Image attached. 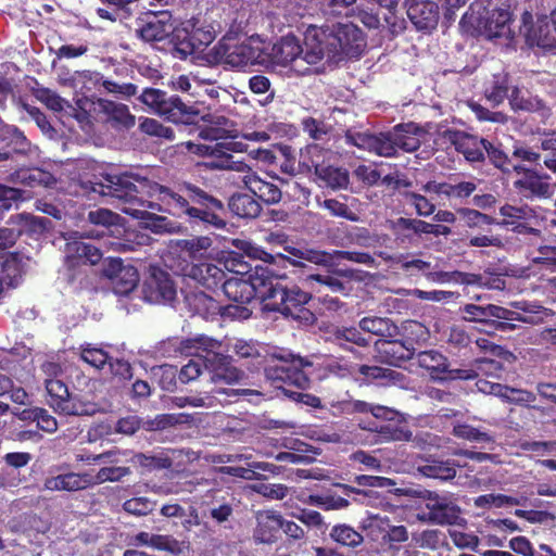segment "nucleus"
<instances>
[{"instance_id": "4", "label": "nucleus", "mask_w": 556, "mask_h": 556, "mask_svg": "<svg viewBox=\"0 0 556 556\" xmlns=\"http://www.w3.org/2000/svg\"><path fill=\"white\" fill-rule=\"evenodd\" d=\"M443 137L473 166L482 165L486 160L495 168L507 165V153L498 141H489L479 135L457 129H446Z\"/></svg>"}, {"instance_id": "54", "label": "nucleus", "mask_w": 556, "mask_h": 556, "mask_svg": "<svg viewBox=\"0 0 556 556\" xmlns=\"http://www.w3.org/2000/svg\"><path fill=\"white\" fill-rule=\"evenodd\" d=\"M508 90L509 77L506 73H500L493 75L491 85L485 89L484 94L490 102L498 105L509 97Z\"/></svg>"}, {"instance_id": "1", "label": "nucleus", "mask_w": 556, "mask_h": 556, "mask_svg": "<svg viewBox=\"0 0 556 556\" xmlns=\"http://www.w3.org/2000/svg\"><path fill=\"white\" fill-rule=\"evenodd\" d=\"M81 187L88 192L123 201L122 212L138 219L150 218L152 214L148 210L151 208L185 218L192 225L217 229L226 226L223 202L192 182L168 188L139 174L124 172L102 174L98 180L83 181Z\"/></svg>"}, {"instance_id": "6", "label": "nucleus", "mask_w": 556, "mask_h": 556, "mask_svg": "<svg viewBox=\"0 0 556 556\" xmlns=\"http://www.w3.org/2000/svg\"><path fill=\"white\" fill-rule=\"evenodd\" d=\"M63 254L65 279L70 283L81 282L87 277L86 267L98 264L103 257L100 249L78 237H71L65 242Z\"/></svg>"}, {"instance_id": "2", "label": "nucleus", "mask_w": 556, "mask_h": 556, "mask_svg": "<svg viewBox=\"0 0 556 556\" xmlns=\"http://www.w3.org/2000/svg\"><path fill=\"white\" fill-rule=\"evenodd\" d=\"M282 278L270 277V270L254 267L249 276H231L223 285L222 292L231 302L249 304L258 299L266 312H279L304 326H312L317 316L306 305L312 293L300 286H285Z\"/></svg>"}, {"instance_id": "25", "label": "nucleus", "mask_w": 556, "mask_h": 556, "mask_svg": "<svg viewBox=\"0 0 556 556\" xmlns=\"http://www.w3.org/2000/svg\"><path fill=\"white\" fill-rule=\"evenodd\" d=\"M184 303L192 316H201L205 319H213L220 312L219 302L200 290L184 291Z\"/></svg>"}, {"instance_id": "45", "label": "nucleus", "mask_w": 556, "mask_h": 556, "mask_svg": "<svg viewBox=\"0 0 556 556\" xmlns=\"http://www.w3.org/2000/svg\"><path fill=\"white\" fill-rule=\"evenodd\" d=\"M325 162V153L321 147L317 143H312L300 152V160L298 161V170L302 175L317 174L319 167Z\"/></svg>"}, {"instance_id": "52", "label": "nucleus", "mask_w": 556, "mask_h": 556, "mask_svg": "<svg viewBox=\"0 0 556 556\" xmlns=\"http://www.w3.org/2000/svg\"><path fill=\"white\" fill-rule=\"evenodd\" d=\"M381 441H410L413 432L404 425L403 417L399 421H386L376 427Z\"/></svg>"}, {"instance_id": "29", "label": "nucleus", "mask_w": 556, "mask_h": 556, "mask_svg": "<svg viewBox=\"0 0 556 556\" xmlns=\"http://www.w3.org/2000/svg\"><path fill=\"white\" fill-rule=\"evenodd\" d=\"M327 274H309L306 280H314L327 287L334 293H346V283L356 278V270L353 268H338L336 265L327 267Z\"/></svg>"}, {"instance_id": "33", "label": "nucleus", "mask_w": 556, "mask_h": 556, "mask_svg": "<svg viewBox=\"0 0 556 556\" xmlns=\"http://www.w3.org/2000/svg\"><path fill=\"white\" fill-rule=\"evenodd\" d=\"M363 330L356 327L334 326L329 331L328 340L346 352H353L350 343L365 348L370 344V338L364 337Z\"/></svg>"}, {"instance_id": "18", "label": "nucleus", "mask_w": 556, "mask_h": 556, "mask_svg": "<svg viewBox=\"0 0 556 556\" xmlns=\"http://www.w3.org/2000/svg\"><path fill=\"white\" fill-rule=\"evenodd\" d=\"M376 350L381 361L391 366H399L413 359L416 353L413 340L394 338L379 339L375 342Z\"/></svg>"}, {"instance_id": "30", "label": "nucleus", "mask_w": 556, "mask_h": 556, "mask_svg": "<svg viewBox=\"0 0 556 556\" xmlns=\"http://www.w3.org/2000/svg\"><path fill=\"white\" fill-rule=\"evenodd\" d=\"M159 115L174 124H192L199 110L181 101L179 96H167Z\"/></svg>"}, {"instance_id": "5", "label": "nucleus", "mask_w": 556, "mask_h": 556, "mask_svg": "<svg viewBox=\"0 0 556 556\" xmlns=\"http://www.w3.org/2000/svg\"><path fill=\"white\" fill-rule=\"evenodd\" d=\"M463 319L471 323H479L484 332L493 334L497 331L509 332L517 328L513 320H519L520 315L516 311H509L497 305L485 306L477 304H465L459 308Z\"/></svg>"}, {"instance_id": "51", "label": "nucleus", "mask_w": 556, "mask_h": 556, "mask_svg": "<svg viewBox=\"0 0 556 556\" xmlns=\"http://www.w3.org/2000/svg\"><path fill=\"white\" fill-rule=\"evenodd\" d=\"M330 540L346 548H356L364 543V536L350 525L339 523L331 528Z\"/></svg>"}, {"instance_id": "11", "label": "nucleus", "mask_w": 556, "mask_h": 556, "mask_svg": "<svg viewBox=\"0 0 556 556\" xmlns=\"http://www.w3.org/2000/svg\"><path fill=\"white\" fill-rule=\"evenodd\" d=\"M47 403L58 414L65 416H84L90 412L73 395L68 387L60 379L49 378L45 381Z\"/></svg>"}, {"instance_id": "19", "label": "nucleus", "mask_w": 556, "mask_h": 556, "mask_svg": "<svg viewBox=\"0 0 556 556\" xmlns=\"http://www.w3.org/2000/svg\"><path fill=\"white\" fill-rule=\"evenodd\" d=\"M330 36L332 30L309 26L304 33V60L309 64H316L323 59L329 61L331 54Z\"/></svg>"}, {"instance_id": "12", "label": "nucleus", "mask_w": 556, "mask_h": 556, "mask_svg": "<svg viewBox=\"0 0 556 556\" xmlns=\"http://www.w3.org/2000/svg\"><path fill=\"white\" fill-rule=\"evenodd\" d=\"M417 362L419 367L425 368L433 380H472L478 376L476 369H450L447 358L435 350L418 353Z\"/></svg>"}, {"instance_id": "24", "label": "nucleus", "mask_w": 556, "mask_h": 556, "mask_svg": "<svg viewBox=\"0 0 556 556\" xmlns=\"http://www.w3.org/2000/svg\"><path fill=\"white\" fill-rule=\"evenodd\" d=\"M521 31L529 47H539L547 51L556 49V38L551 33L548 23L533 24L532 15L529 12L523 14V28H521Z\"/></svg>"}, {"instance_id": "32", "label": "nucleus", "mask_w": 556, "mask_h": 556, "mask_svg": "<svg viewBox=\"0 0 556 556\" xmlns=\"http://www.w3.org/2000/svg\"><path fill=\"white\" fill-rule=\"evenodd\" d=\"M390 131L397 152L400 150L414 152L421 147L420 137L424 135V130L415 123L396 125Z\"/></svg>"}, {"instance_id": "14", "label": "nucleus", "mask_w": 556, "mask_h": 556, "mask_svg": "<svg viewBox=\"0 0 556 556\" xmlns=\"http://www.w3.org/2000/svg\"><path fill=\"white\" fill-rule=\"evenodd\" d=\"M241 143L236 141H211L210 143H198L194 153L207 156L210 160L203 165L210 169H239L232 160L231 152L238 151Z\"/></svg>"}, {"instance_id": "23", "label": "nucleus", "mask_w": 556, "mask_h": 556, "mask_svg": "<svg viewBox=\"0 0 556 556\" xmlns=\"http://www.w3.org/2000/svg\"><path fill=\"white\" fill-rule=\"evenodd\" d=\"M361 384H394L403 378V374L388 369V367H379V365H352V375Z\"/></svg>"}, {"instance_id": "56", "label": "nucleus", "mask_w": 556, "mask_h": 556, "mask_svg": "<svg viewBox=\"0 0 556 556\" xmlns=\"http://www.w3.org/2000/svg\"><path fill=\"white\" fill-rule=\"evenodd\" d=\"M457 213L465 220V226L470 229L481 228L482 226H491L496 223V218L483 213L477 208L460 207Z\"/></svg>"}, {"instance_id": "7", "label": "nucleus", "mask_w": 556, "mask_h": 556, "mask_svg": "<svg viewBox=\"0 0 556 556\" xmlns=\"http://www.w3.org/2000/svg\"><path fill=\"white\" fill-rule=\"evenodd\" d=\"M509 23L510 13L507 10L496 9L491 12L485 11V14L482 15L477 13L471 7L470 10L465 12V15L462 16L459 26L462 29L470 31L471 34L479 31L489 38L505 37L511 39L514 35L510 31Z\"/></svg>"}, {"instance_id": "58", "label": "nucleus", "mask_w": 556, "mask_h": 556, "mask_svg": "<svg viewBox=\"0 0 556 556\" xmlns=\"http://www.w3.org/2000/svg\"><path fill=\"white\" fill-rule=\"evenodd\" d=\"M452 433L459 439H465V440L471 441V442H477V443L493 442V437L489 432L482 431L475 426H470V424H456L453 427Z\"/></svg>"}, {"instance_id": "22", "label": "nucleus", "mask_w": 556, "mask_h": 556, "mask_svg": "<svg viewBox=\"0 0 556 556\" xmlns=\"http://www.w3.org/2000/svg\"><path fill=\"white\" fill-rule=\"evenodd\" d=\"M406 15L419 31H431L439 22V5L433 0H406Z\"/></svg>"}, {"instance_id": "31", "label": "nucleus", "mask_w": 556, "mask_h": 556, "mask_svg": "<svg viewBox=\"0 0 556 556\" xmlns=\"http://www.w3.org/2000/svg\"><path fill=\"white\" fill-rule=\"evenodd\" d=\"M191 277L208 291L216 292L226 281V273L217 265L208 262L194 264Z\"/></svg>"}, {"instance_id": "27", "label": "nucleus", "mask_w": 556, "mask_h": 556, "mask_svg": "<svg viewBox=\"0 0 556 556\" xmlns=\"http://www.w3.org/2000/svg\"><path fill=\"white\" fill-rule=\"evenodd\" d=\"M282 519V516L274 510L258 511L253 539L258 543L276 542L281 531Z\"/></svg>"}, {"instance_id": "37", "label": "nucleus", "mask_w": 556, "mask_h": 556, "mask_svg": "<svg viewBox=\"0 0 556 556\" xmlns=\"http://www.w3.org/2000/svg\"><path fill=\"white\" fill-rule=\"evenodd\" d=\"M185 39L176 43V50L185 55L192 54L197 49L202 46H208L215 38V30L213 27H198L195 24L192 31L185 33Z\"/></svg>"}, {"instance_id": "28", "label": "nucleus", "mask_w": 556, "mask_h": 556, "mask_svg": "<svg viewBox=\"0 0 556 556\" xmlns=\"http://www.w3.org/2000/svg\"><path fill=\"white\" fill-rule=\"evenodd\" d=\"M364 530H369L372 534L378 531L382 533V541L390 547H396L399 544L409 540V532L404 526H390L388 518L372 516L363 523Z\"/></svg>"}, {"instance_id": "47", "label": "nucleus", "mask_w": 556, "mask_h": 556, "mask_svg": "<svg viewBox=\"0 0 556 556\" xmlns=\"http://www.w3.org/2000/svg\"><path fill=\"white\" fill-rule=\"evenodd\" d=\"M498 213L503 218L496 219V223H493V225L505 229H508L519 220H528L535 215V211L529 205L517 206L509 203L501 205Z\"/></svg>"}, {"instance_id": "60", "label": "nucleus", "mask_w": 556, "mask_h": 556, "mask_svg": "<svg viewBox=\"0 0 556 556\" xmlns=\"http://www.w3.org/2000/svg\"><path fill=\"white\" fill-rule=\"evenodd\" d=\"M115 292L128 294L136 289L139 282V274L135 266L127 265L126 269L113 279Z\"/></svg>"}, {"instance_id": "15", "label": "nucleus", "mask_w": 556, "mask_h": 556, "mask_svg": "<svg viewBox=\"0 0 556 556\" xmlns=\"http://www.w3.org/2000/svg\"><path fill=\"white\" fill-rule=\"evenodd\" d=\"M141 22L142 24L136 30V34L146 42L162 41L174 31L172 14L167 10L149 11Z\"/></svg>"}, {"instance_id": "48", "label": "nucleus", "mask_w": 556, "mask_h": 556, "mask_svg": "<svg viewBox=\"0 0 556 556\" xmlns=\"http://www.w3.org/2000/svg\"><path fill=\"white\" fill-rule=\"evenodd\" d=\"M326 187L332 190L346 189L349 185V173L342 167H336L325 162L315 175Z\"/></svg>"}, {"instance_id": "3", "label": "nucleus", "mask_w": 556, "mask_h": 556, "mask_svg": "<svg viewBox=\"0 0 556 556\" xmlns=\"http://www.w3.org/2000/svg\"><path fill=\"white\" fill-rule=\"evenodd\" d=\"M281 364L266 368V377L275 380H287L295 384V389L307 390L312 381H325L329 378L345 379L353 375L351 365L333 356L301 357L288 353L276 356Z\"/></svg>"}, {"instance_id": "62", "label": "nucleus", "mask_w": 556, "mask_h": 556, "mask_svg": "<svg viewBox=\"0 0 556 556\" xmlns=\"http://www.w3.org/2000/svg\"><path fill=\"white\" fill-rule=\"evenodd\" d=\"M156 503L147 496H136L122 504V509L129 515L141 517L151 514L155 508Z\"/></svg>"}, {"instance_id": "44", "label": "nucleus", "mask_w": 556, "mask_h": 556, "mask_svg": "<svg viewBox=\"0 0 556 556\" xmlns=\"http://www.w3.org/2000/svg\"><path fill=\"white\" fill-rule=\"evenodd\" d=\"M228 208L235 215L248 219L256 218L262 211V206L256 199L241 193L229 198Z\"/></svg>"}, {"instance_id": "42", "label": "nucleus", "mask_w": 556, "mask_h": 556, "mask_svg": "<svg viewBox=\"0 0 556 556\" xmlns=\"http://www.w3.org/2000/svg\"><path fill=\"white\" fill-rule=\"evenodd\" d=\"M247 255L250 256L252 260H260L263 261L264 264H257L255 267H262L267 268L270 270V277L275 278H282L285 286H296V283H293L290 281L289 277L286 273H281L277 270V261H282L280 257V253H268L264 249L260 247H254L252 244H249V247L245 250Z\"/></svg>"}, {"instance_id": "17", "label": "nucleus", "mask_w": 556, "mask_h": 556, "mask_svg": "<svg viewBox=\"0 0 556 556\" xmlns=\"http://www.w3.org/2000/svg\"><path fill=\"white\" fill-rule=\"evenodd\" d=\"M287 254H281L282 261H277V270L286 268L288 265L295 268H300L302 271L307 268L306 262L323 265L326 267V263L329 262V253L326 251H319L307 247H295L289 244L283 245L282 249Z\"/></svg>"}, {"instance_id": "9", "label": "nucleus", "mask_w": 556, "mask_h": 556, "mask_svg": "<svg viewBox=\"0 0 556 556\" xmlns=\"http://www.w3.org/2000/svg\"><path fill=\"white\" fill-rule=\"evenodd\" d=\"M426 509L417 518L421 522L438 526H457L462 521L459 506L446 495L434 491H426Z\"/></svg>"}, {"instance_id": "26", "label": "nucleus", "mask_w": 556, "mask_h": 556, "mask_svg": "<svg viewBox=\"0 0 556 556\" xmlns=\"http://www.w3.org/2000/svg\"><path fill=\"white\" fill-rule=\"evenodd\" d=\"M302 54L304 48L300 38L295 35H285L271 46L269 58L274 64L287 66Z\"/></svg>"}, {"instance_id": "38", "label": "nucleus", "mask_w": 556, "mask_h": 556, "mask_svg": "<svg viewBox=\"0 0 556 556\" xmlns=\"http://www.w3.org/2000/svg\"><path fill=\"white\" fill-rule=\"evenodd\" d=\"M244 184L263 203H279L281 199L280 189L275 184L263 180L255 173L248 174L244 177Z\"/></svg>"}, {"instance_id": "34", "label": "nucleus", "mask_w": 556, "mask_h": 556, "mask_svg": "<svg viewBox=\"0 0 556 556\" xmlns=\"http://www.w3.org/2000/svg\"><path fill=\"white\" fill-rule=\"evenodd\" d=\"M92 485L91 475L70 472L47 478L43 486L49 491H79Z\"/></svg>"}, {"instance_id": "10", "label": "nucleus", "mask_w": 556, "mask_h": 556, "mask_svg": "<svg viewBox=\"0 0 556 556\" xmlns=\"http://www.w3.org/2000/svg\"><path fill=\"white\" fill-rule=\"evenodd\" d=\"M204 341L205 356L203 357L204 368L210 374V379L213 382L235 383L242 380L245 372L242 369H237L232 365L230 356H226L214 352L218 342L213 339H202Z\"/></svg>"}, {"instance_id": "43", "label": "nucleus", "mask_w": 556, "mask_h": 556, "mask_svg": "<svg viewBox=\"0 0 556 556\" xmlns=\"http://www.w3.org/2000/svg\"><path fill=\"white\" fill-rule=\"evenodd\" d=\"M363 331L380 337V339L394 338L399 334L397 326L388 317L367 316L361 319Z\"/></svg>"}, {"instance_id": "64", "label": "nucleus", "mask_w": 556, "mask_h": 556, "mask_svg": "<svg viewBox=\"0 0 556 556\" xmlns=\"http://www.w3.org/2000/svg\"><path fill=\"white\" fill-rule=\"evenodd\" d=\"M416 544L421 548L438 549L445 541V534L440 530H425L419 534H414Z\"/></svg>"}, {"instance_id": "49", "label": "nucleus", "mask_w": 556, "mask_h": 556, "mask_svg": "<svg viewBox=\"0 0 556 556\" xmlns=\"http://www.w3.org/2000/svg\"><path fill=\"white\" fill-rule=\"evenodd\" d=\"M0 142L11 148L16 153H25L30 148V141L26 136L14 125H8L0 118Z\"/></svg>"}, {"instance_id": "13", "label": "nucleus", "mask_w": 556, "mask_h": 556, "mask_svg": "<svg viewBox=\"0 0 556 556\" xmlns=\"http://www.w3.org/2000/svg\"><path fill=\"white\" fill-rule=\"evenodd\" d=\"M142 295L150 304L172 305L176 299V287L170 275L159 266H150Z\"/></svg>"}, {"instance_id": "46", "label": "nucleus", "mask_w": 556, "mask_h": 556, "mask_svg": "<svg viewBox=\"0 0 556 556\" xmlns=\"http://www.w3.org/2000/svg\"><path fill=\"white\" fill-rule=\"evenodd\" d=\"M49 223V219L46 217L30 214H16L9 218V224L15 225L16 230H21V236L26 233L30 237L42 235Z\"/></svg>"}, {"instance_id": "63", "label": "nucleus", "mask_w": 556, "mask_h": 556, "mask_svg": "<svg viewBox=\"0 0 556 556\" xmlns=\"http://www.w3.org/2000/svg\"><path fill=\"white\" fill-rule=\"evenodd\" d=\"M23 416L24 419L36 421L37 427L43 431L53 432L56 430V420L43 408L35 407L33 409L24 410Z\"/></svg>"}, {"instance_id": "55", "label": "nucleus", "mask_w": 556, "mask_h": 556, "mask_svg": "<svg viewBox=\"0 0 556 556\" xmlns=\"http://www.w3.org/2000/svg\"><path fill=\"white\" fill-rule=\"evenodd\" d=\"M395 266L402 273L408 277H426V273H429L431 263L422 258H407V256H399L395 262Z\"/></svg>"}, {"instance_id": "16", "label": "nucleus", "mask_w": 556, "mask_h": 556, "mask_svg": "<svg viewBox=\"0 0 556 556\" xmlns=\"http://www.w3.org/2000/svg\"><path fill=\"white\" fill-rule=\"evenodd\" d=\"M204 516L216 525H223L230 520L236 508V496L232 493L214 489L207 492L203 502Z\"/></svg>"}, {"instance_id": "57", "label": "nucleus", "mask_w": 556, "mask_h": 556, "mask_svg": "<svg viewBox=\"0 0 556 556\" xmlns=\"http://www.w3.org/2000/svg\"><path fill=\"white\" fill-rule=\"evenodd\" d=\"M303 131L314 141H324L332 127L324 119L306 116L301 122Z\"/></svg>"}, {"instance_id": "20", "label": "nucleus", "mask_w": 556, "mask_h": 556, "mask_svg": "<svg viewBox=\"0 0 556 556\" xmlns=\"http://www.w3.org/2000/svg\"><path fill=\"white\" fill-rule=\"evenodd\" d=\"M549 180V175L534 170L529 176L516 179L513 182V187L521 198H526L529 201L551 199L554 194V187Z\"/></svg>"}, {"instance_id": "21", "label": "nucleus", "mask_w": 556, "mask_h": 556, "mask_svg": "<svg viewBox=\"0 0 556 556\" xmlns=\"http://www.w3.org/2000/svg\"><path fill=\"white\" fill-rule=\"evenodd\" d=\"M130 544L139 546H149L156 551L166 552L172 556H181L189 549V543L179 540L172 534H151L139 532L130 539Z\"/></svg>"}, {"instance_id": "41", "label": "nucleus", "mask_w": 556, "mask_h": 556, "mask_svg": "<svg viewBox=\"0 0 556 556\" xmlns=\"http://www.w3.org/2000/svg\"><path fill=\"white\" fill-rule=\"evenodd\" d=\"M224 63L231 67H245L255 60L254 49L248 43L220 45Z\"/></svg>"}, {"instance_id": "59", "label": "nucleus", "mask_w": 556, "mask_h": 556, "mask_svg": "<svg viewBox=\"0 0 556 556\" xmlns=\"http://www.w3.org/2000/svg\"><path fill=\"white\" fill-rule=\"evenodd\" d=\"M491 392L506 399L511 403H531L535 400V395L527 390L515 389L507 386L495 383L491 386Z\"/></svg>"}, {"instance_id": "53", "label": "nucleus", "mask_w": 556, "mask_h": 556, "mask_svg": "<svg viewBox=\"0 0 556 556\" xmlns=\"http://www.w3.org/2000/svg\"><path fill=\"white\" fill-rule=\"evenodd\" d=\"M445 342L451 351L460 353L471 350L475 340L462 326L453 325L445 331Z\"/></svg>"}, {"instance_id": "40", "label": "nucleus", "mask_w": 556, "mask_h": 556, "mask_svg": "<svg viewBox=\"0 0 556 556\" xmlns=\"http://www.w3.org/2000/svg\"><path fill=\"white\" fill-rule=\"evenodd\" d=\"M267 378L271 381L274 388L280 390L281 393L290 401L315 409L323 408V402L319 396L306 393L304 392L305 390L302 389L293 390V388L296 387L287 380H275L273 377Z\"/></svg>"}, {"instance_id": "50", "label": "nucleus", "mask_w": 556, "mask_h": 556, "mask_svg": "<svg viewBox=\"0 0 556 556\" xmlns=\"http://www.w3.org/2000/svg\"><path fill=\"white\" fill-rule=\"evenodd\" d=\"M418 470L424 477L440 481H450L456 476L455 465L452 460H428L425 465L419 466Z\"/></svg>"}, {"instance_id": "39", "label": "nucleus", "mask_w": 556, "mask_h": 556, "mask_svg": "<svg viewBox=\"0 0 556 556\" xmlns=\"http://www.w3.org/2000/svg\"><path fill=\"white\" fill-rule=\"evenodd\" d=\"M97 106L99 112L105 115V121L108 122H113L124 127H130L135 124V116L130 113L128 105L125 103L99 98Z\"/></svg>"}, {"instance_id": "8", "label": "nucleus", "mask_w": 556, "mask_h": 556, "mask_svg": "<svg viewBox=\"0 0 556 556\" xmlns=\"http://www.w3.org/2000/svg\"><path fill=\"white\" fill-rule=\"evenodd\" d=\"M329 45V62L339 63L343 60L359 59L367 47V40L358 26L339 24L337 29L332 30Z\"/></svg>"}, {"instance_id": "35", "label": "nucleus", "mask_w": 556, "mask_h": 556, "mask_svg": "<svg viewBox=\"0 0 556 556\" xmlns=\"http://www.w3.org/2000/svg\"><path fill=\"white\" fill-rule=\"evenodd\" d=\"M508 101L514 111H526L540 113L543 116L551 115V109L539 96L525 94L519 88L514 87L509 93Z\"/></svg>"}, {"instance_id": "36", "label": "nucleus", "mask_w": 556, "mask_h": 556, "mask_svg": "<svg viewBox=\"0 0 556 556\" xmlns=\"http://www.w3.org/2000/svg\"><path fill=\"white\" fill-rule=\"evenodd\" d=\"M356 144L380 156L392 157L397 154L391 131L378 135H359Z\"/></svg>"}, {"instance_id": "61", "label": "nucleus", "mask_w": 556, "mask_h": 556, "mask_svg": "<svg viewBox=\"0 0 556 556\" xmlns=\"http://www.w3.org/2000/svg\"><path fill=\"white\" fill-rule=\"evenodd\" d=\"M346 260L361 264H365L368 266H374L376 264V258L372 254L366 252H352V251H333L329 253V258L326 263V267H332L336 265L337 261Z\"/></svg>"}]
</instances>
